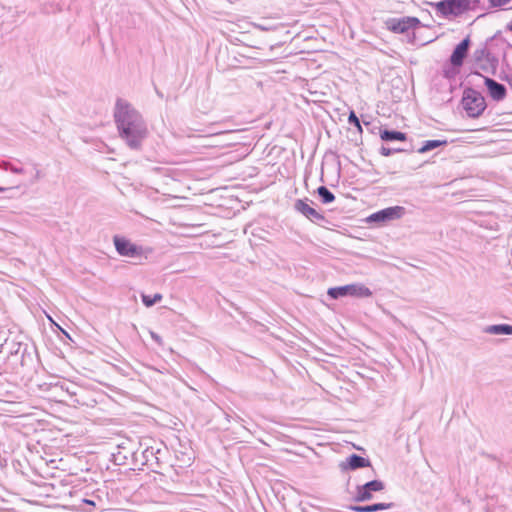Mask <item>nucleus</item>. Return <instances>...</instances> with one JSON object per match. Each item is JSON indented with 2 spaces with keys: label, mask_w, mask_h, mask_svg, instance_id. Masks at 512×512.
Here are the masks:
<instances>
[{
  "label": "nucleus",
  "mask_w": 512,
  "mask_h": 512,
  "mask_svg": "<svg viewBox=\"0 0 512 512\" xmlns=\"http://www.w3.org/2000/svg\"><path fill=\"white\" fill-rule=\"evenodd\" d=\"M113 117L120 139L131 150H141L148 136V128L140 112L127 100L118 98L115 102Z\"/></svg>",
  "instance_id": "f257e3e1"
},
{
  "label": "nucleus",
  "mask_w": 512,
  "mask_h": 512,
  "mask_svg": "<svg viewBox=\"0 0 512 512\" xmlns=\"http://www.w3.org/2000/svg\"><path fill=\"white\" fill-rule=\"evenodd\" d=\"M461 104L467 116L470 118L480 117L487 107L484 96L471 88L464 90Z\"/></svg>",
  "instance_id": "f03ea898"
},
{
  "label": "nucleus",
  "mask_w": 512,
  "mask_h": 512,
  "mask_svg": "<svg viewBox=\"0 0 512 512\" xmlns=\"http://www.w3.org/2000/svg\"><path fill=\"white\" fill-rule=\"evenodd\" d=\"M470 8L469 0H442L435 4L437 13L444 17L459 16Z\"/></svg>",
  "instance_id": "7ed1b4c3"
},
{
  "label": "nucleus",
  "mask_w": 512,
  "mask_h": 512,
  "mask_svg": "<svg viewBox=\"0 0 512 512\" xmlns=\"http://www.w3.org/2000/svg\"><path fill=\"white\" fill-rule=\"evenodd\" d=\"M327 293L334 299L348 295L360 298L370 297L372 295L371 290L362 284H349L341 287L329 288Z\"/></svg>",
  "instance_id": "20e7f679"
},
{
  "label": "nucleus",
  "mask_w": 512,
  "mask_h": 512,
  "mask_svg": "<svg viewBox=\"0 0 512 512\" xmlns=\"http://www.w3.org/2000/svg\"><path fill=\"white\" fill-rule=\"evenodd\" d=\"M113 242L117 253L124 257L139 258L144 255V248L142 246L132 243L125 237L115 235Z\"/></svg>",
  "instance_id": "39448f33"
},
{
  "label": "nucleus",
  "mask_w": 512,
  "mask_h": 512,
  "mask_svg": "<svg viewBox=\"0 0 512 512\" xmlns=\"http://www.w3.org/2000/svg\"><path fill=\"white\" fill-rule=\"evenodd\" d=\"M404 213L405 209L402 206L388 207L369 215L366 218V222L385 224L387 222L400 219L404 215Z\"/></svg>",
  "instance_id": "423d86ee"
},
{
  "label": "nucleus",
  "mask_w": 512,
  "mask_h": 512,
  "mask_svg": "<svg viewBox=\"0 0 512 512\" xmlns=\"http://www.w3.org/2000/svg\"><path fill=\"white\" fill-rule=\"evenodd\" d=\"M420 21L416 17H403L400 19H389L386 22L388 30L394 33H405L419 25Z\"/></svg>",
  "instance_id": "0eeeda50"
},
{
  "label": "nucleus",
  "mask_w": 512,
  "mask_h": 512,
  "mask_svg": "<svg viewBox=\"0 0 512 512\" xmlns=\"http://www.w3.org/2000/svg\"><path fill=\"white\" fill-rule=\"evenodd\" d=\"M162 450L158 447L150 446L142 451V464L146 465L152 471L157 472V468L161 467Z\"/></svg>",
  "instance_id": "6e6552de"
},
{
  "label": "nucleus",
  "mask_w": 512,
  "mask_h": 512,
  "mask_svg": "<svg viewBox=\"0 0 512 512\" xmlns=\"http://www.w3.org/2000/svg\"><path fill=\"white\" fill-rule=\"evenodd\" d=\"M385 485L380 480L370 481L357 488L356 501L362 502L372 499L373 492H379L384 489Z\"/></svg>",
  "instance_id": "1a4fd4ad"
},
{
  "label": "nucleus",
  "mask_w": 512,
  "mask_h": 512,
  "mask_svg": "<svg viewBox=\"0 0 512 512\" xmlns=\"http://www.w3.org/2000/svg\"><path fill=\"white\" fill-rule=\"evenodd\" d=\"M470 43V37L467 36L455 47L450 57V62L453 66H461L463 64V61L467 56Z\"/></svg>",
  "instance_id": "9d476101"
},
{
  "label": "nucleus",
  "mask_w": 512,
  "mask_h": 512,
  "mask_svg": "<svg viewBox=\"0 0 512 512\" xmlns=\"http://www.w3.org/2000/svg\"><path fill=\"white\" fill-rule=\"evenodd\" d=\"M484 83L487 87L490 97L495 101H501L506 97V88L504 85L496 82L494 79L484 77Z\"/></svg>",
  "instance_id": "9b49d317"
},
{
  "label": "nucleus",
  "mask_w": 512,
  "mask_h": 512,
  "mask_svg": "<svg viewBox=\"0 0 512 512\" xmlns=\"http://www.w3.org/2000/svg\"><path fill=\"white\" fill-rule=\"evenodd\" d=\"M295 209L310 220L322 221L324 216L312 208L306 200L299 199L295 203Z\"/></svg>",
  "instance_id": "f8f14e48"
},
{
  "label": "nucleus",
  "mask_w": 512,
  "mask_h": 512,
  "mask_svg": "<svg viewBox=\"0 0 512 512\" xmlns=\"http://www.w3.org/2000/svg\"><path fill=\"white\" fill-rule=\"evenodd\" d=\"M369 466H370V461L368 459H365L359 455L353 454L349 458H347L346 464H344L342 467L344 469L355 470L358 468L369 467Z\"/></svg>",
  "instance_id": "ddd939ff"
},
{
  "label": "nucleus",
  "mask_w": 512,
  "mask_h": 512,
  "mask_svg": "<svg viewBox=\"0 0 512 512\" xmlns=\"http://www.w3.org/2000/svg\"><path fill=\"white\" fill-rule=\"evenodd\" d=\"M391 507V504L378 503L367 506H351L350 509L355 512H375L379 510H386Z\"/></svg>",
  "instance_id": "4468645a"
},
{
  "label": "nucleus",
  "mask_w": 512,
  "mask_h": 512,
  "mask_svg": "<svg viewBox=\"0 0 512 512\" xmlns=\"http://www.w3.org/2000/svg\"><path fill=\"white\" fill-rule=\"evenodd\" d=\"M380 138L383 141H393V140L405 141L407 139L406 134L403 132L388 131V130L381 131Z\"/></svg>",
  "instance_id": "2eb2a0df"
},
{
  "label": "nucleus",
  "mask_w": 512,
  "mask_h": 512,
  "mask_svg": "<svg viewBox=\"0 0 512 512\" xmlns=\"http://www.w3.org/2000/svg\"><path fill=\"white\" fill-rule=\"evenodd\" d=\"M488 332L493 334H512V326L507 324L493 325L488 328Z\"/></svg>",
  "instance_id": "dca6fc26"
},
{
  "label": "nucleus",
  "mask_w": 512,
  "mask_h": 512,
  "mask_svg": "<svg viewBox=\"0 0 512 512\" xmlns=\"http://www.w3.org/2000/svg\"><path fill=\"white\" fill-rule=\"evenodd\" d=\"M141 299L146 307H151L162 300V295L159 293H156L153 296L142 294Z\"/></svg>",
  "instance_id": "f3484780"
},
{
  "label": "nucleus",
  "mask_w": 512,
  "mask_h": 512,
  "mask_svg": "<svg viewBox=\"0 0 512 512\" xmlns=\"http://www.w3.org/2000/svg\"><path fill=\"white\" fill-rule=\"evenodd\" d=\"M446 141H440V140H429L426 141L425 144L418 150L419 153H425L430 150H433L441 145H445Z\"/></svg>",
  "instance_id": "a211bd4d"
},
{
  "label": "nucleus",
  "mask_w": 512,
  "mask_h": 512,
  "mask_svg": "<svg viewBox=\"0 0 512 512\" xmlns=\"http://www.w3.org/2000/svg\"><path fill=\"white\" fill-rule=\"evenodd\" d=\"M317 191L323 203H331L334 201L335 196L325 186H320Z\"/></svg>",
  "instance_id": "6ab92c4d"
},
{
  "label": "nucleus",
  "mask_w": 512,
  "mask_h": 512,
  "mask_svg": "<svg viewBox=\"0 0 512 512\" xmlns=\"http://www.w3.org/2000/svg\"><path fill=\"white\" fill-rule=\"evenodd\" d=\"M0 167L6 171L9 170L15 174H23L24 173V169L22 167H17L15 165L11 164L10 162L3 161L2 163H0Z\"/></svg>",
  "instance_id": "aec40b11"
},
{
  "label": "nucleus",
  "mask_w": 512,
  "mask_h": 512,
  "mask_svg": "<svg viewBox=\"0 0 512 512\" xmlns=\"http://www.w3.org/2000/svg\"><path fill=\"white\" fill-rule=\"evenodd\" d=\"M348 122L350 124H354L356 126L357 130L359 132H362V127H361L360 121H359L358 117L356 116V114L353 111H351L350 114H349Z\"/></svg>",
  "instance_id": "412c9836"
},
{
  "label": "nucleus",
  "mask_w": 512,
  "mask_h": 512,
  "mask_svg": "<svg viewBox=\"0 0 512 512\" xmlns=\"http://www.w3.org/2000/svg\"><path fill=\"white\" fill-rule=\"evenodd\" d=\"M488 1H489V4H490L491 7L499 8V7H502L504 5H507L512 0H488Z\"/></svg>",
  "instance_id": "4be33fe9"
},
{
  "label": "nucleus",
  "mask_w": 512,
  "mask_h": 512,
  "mask_svg": "<svg viewBox=\"0 0 512 512\" xmlns=\"http://www.w3.org/2000/svg\"><path fill=\"white\" fill-rule=\"evenodd\" d=\"M112 456H113L114 462L119 465L124 464L125 460L127 459V455L126 454L122 455V453L120 451L118 453H113Z\"/></svg>",
  "instance_id": "5701e85b"
},
{
  "label": "nucleus",
  "mask_w": 512,
  "mask_h": 512,
  "mask_svg": "<svg viewBox=\"0 0 512 512\" xmlns=\"http://www.w3.org/2000/svg\"><path fill=\"white\" fill-rule=\"evenodd\" d=\"M78 388L74 384H70L65 388V391L70 395L71 398L77 397Z\"/></svg>",
  "instance_id": "b1692460"
},
{
  "label": "nucleus",
  "mask_w": 512,
  "mask_h": 512,
  "mask_svg": "<svg viewBox=\"0 0 512 512\" xmlns=\"http://www.w3.org/2000/svg\"><path fill=\"white\" fill-rule=\"evenodd\" d=\"M150 336L158 345H160V346L163 345V340L159 334H157L154 331H150Z\"/></svg>",
  "instance_id": "393cba45"
},
{
  "label": "nucleus",
  "mask_w": 512,
  "mask_h": 512,
  "mask_svg": "<svg viewBox=\"0 0 512 512\" xmlns=\"http://www.w3.org/2000/svg\"><path fill=\"white\" fill-rule=\"evenodd\" d=\"M254 230H255L254 227L251 224H249L244 229V232H245V234H250V235L254 236Z\"/></svg>",
  "instance_id": "a878e982"
},
{
  "label": "nucleus",
  "mask_w": 512,
  "mask_h": 512,
  "mask_svg": "<svg viewBox=\"0 0 512 512\" xmlns=\"http://www.w3.org/2000/svg\"><path fill=\"white\" fill-rule=\"evenodd\" d=\"M380 153L383 156H389L391 154V150L389 148L382 147Z\"/></svg>",
  "instance_id": "bb28decb"
},
{
  "label": "nucleus",
  "mask_w": 512,
  "mask_h": 512,
  "mask_svg": "<svg viewBox=\"0 0 512 512\" xmlns=\"http://www.w3.org/2000/svg\"><path fill=\"white\" fill-rule=\"evenodd\" d=\"M84 503L88 504V505H95L94 501L93 500H89V499H84Z\"/></svg>",
  "instance_id": "cd10ccee"
},
{
  "label": "nucleus",
  "mask_w": 512,
  "mask_h": 512,
  "mask_svg": "<svg viewBox=\"0 0 512 512\" xmlns=\"http://www.w3.org/2000/svg\"><path fill=\"white\" fill-rule=\"evenodd\" d=\"M507 30L512 32V20L507 24Z\"/></svg>",
  "instance_id": "c85d7f7f"
},
{
  "label": "nucleus",
  "mask_w": 512,
  "mask_h": 512,
  "mask_svg": "<svg viewBox=\"0 0 512 512\" xmlns=\"http://www.w3.org/2000/svg\"><path fill=\"white\" fill-rule=\"evenodd\" d=\"M73 401L77 404H84V402L80 401L78 398H75Z\"/></svg>",
  "instance_id": "c756f323"
},
{
  "label": "nucleus",
  "mask_w": 512,
  "mask_h": 512,
  "mask_svg": "<svg viewBox=\"0 0 512 512\" xmlns=\"http://www.w3.org/2000/svg\"><path fill=\"white\" fill-rule=\"evenodd\" d=\"M5 190H6V188L0 186V192H3Z\"/></svg>",
  "instance_id": "7c9ffc66"
}]
</instances>
